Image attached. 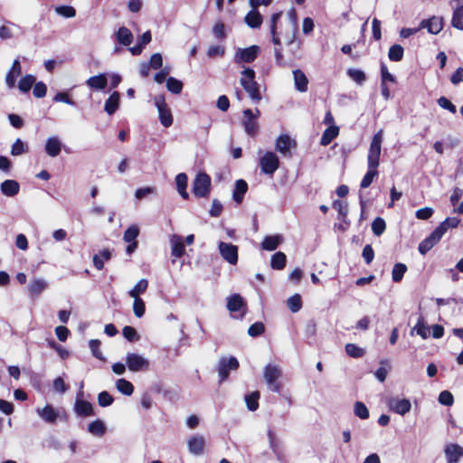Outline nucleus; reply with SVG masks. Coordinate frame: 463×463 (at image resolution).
I'll list each match as a JSON object with an SVG mask.
<instances>
[{
    "instance_id": "nucleus-1",
    "label": "nucleus",
    "mask_w": 463,
    "mask_h": 463,
    "mask_svg": "<svg viewBox=\"0 0 463 463\" xmlns=\"http://www.w3.org/2000/svg\"><path fill=\"white\" fill-rule=\"evenodd\" d=\"M281 15H282L281 12L272 14L271 18H270V24H269V32H270L271 38H272L271 41H272L273 44L275 45L274 54H275L276 64L283 67V66H285V61H284L283 52H282V44H281L279 33L277 31V24H278L279 21L280 20Z\"/></svg>"
},
{
    "instance_id": "nucleus-2",
    "label": "nucleus",
    "mask_w": 463,
    "mask_h": 463,
    "mask_svg": "<svg viewBox=\"0 0 463 463\" xmlns=\"http://www.w3.org/2000/svg\"><path fill=\"white\" fill-rule=\"evenodd\" d=\"M242 77L241 78V84L244 90L249 94L250 98L259 102L262 97L260 91V87L255 80V71L251 68H246L241 72Z\"/></svg>"
},
{
    "instance_id": "nucleus-3",
    "label": "nucleus",
    "mask_w": 463,
    "mask_h": 463,
    "mask_svg": "<svg viewBox=\"0 0 463 463\" xmlns=\"http://www.w3.org/2000/svg\"><path fill=\"white\" fill-rule=\"evenodd\" d=\"M282 372L277 365L267 364L264 368L263 376L271 392L279 393L282 390V383L279 381Z\"/></svg>"
},
{
    "instance_id": "nucleus-4",
    "label": "nucleus",
    "mask_w": 463,
    "mask_h": 463,
    "mask_svg": "<svg viewBox=\"0 0 463 463\" xmlns=\"http://www.w3.org/2000/svg\"><path fill=\"white\" fill-rule=\"evenodd\" d=\"M211 192V177L204 172L196 175L193 182V193L198 198L208 197Z\"/></svg>"
},
{
    "instance_id": "nucleus-5",
    "label": "nucleus",
    "mask_w": 463,
    "mask_h": 463,
    "mask_svg": "<svg viewBox=\"0 0 463 463\" xmlns=\"http://www.w3.org/2000/svg\"><path fill=\"white\" fill-rule=\"evenodd\" d=\"M155 106L157 108L159 121L165 128H169L173 124V115L168 108L164 95H157L154 99Z\"/></svg>"
},
{
    "instance_id": "nucleus-6",
    "label": "nucleus",
    "mask_w": 463,
    "mask_h": 463,
    "mask_svg": "<svg viewBox=\"0 0 463 463\" xmlns=\"http://www.w3.org/2000/svg\"><path fill=\"white\" fill-rule=\"evenodd\" d=\"M242 126L248 136L255 137L259 134L258 115H254L250 109H246L242 111Z\"/></svg>"
},
{
    "instance_id": "nucleus-7",
    "label": "nucleus",
    "mask_w": 463,
    "mask_h": 463,
    "mask_svg": "<svg viewBox=\"0 0 463 463\" xmlns=\"http://www.w3.org/2000/svg\"><path fill=\"white\" fill-rule=\"evenodd\" d=\"M259 165L262 173L272 176L279 167V159L274 152L268 151L260 158Z\"/></svg>"
},
{
    "instance_id": "nucleus-8",
    "label": "nucleus",
    "mask_w": 463,
    "mask_h": 463,
    "mask_svg": "<svg viewBox=\"0 0 463 463\" xmlns=\"http://www.w3.org/2000/svg\"><path fill=\"white\" fill-rule=\"evenodd\" d=\"M383 133V129H380L373 135L367 155V163L380 165Z\"/></svg>"
},
{
    "instance_id": "nucleus-9",
    "label": "nucleus",
    "mask_w": 463,
    "mask_h": 463,
    "mask_svg": "<svg viewBox=\"0 0 463 463\" xmlns=\"http://www.w3.org/2000/svg\"><path fill=\"white\" fill-rule=\"evenodd\" d=\"M239 366V361L233 356L221 358L218 364L219 382L226 381L229 377L230 370L235 371Z\"/></svg>"
},
{
    "instance_id": "nucleus-10",
    "label": "nucleus",
    "mask_w": 463,
    "mask_h": 463,
    "mask_svg": "<svg viewBox=\"0 0 463 463\" xmlns=\"http://www.w3.org/2000/svg\"><path fill=\"white\" fill-rule=\"evenodd\" d=\"M260 53V47L259 45H251L243 49L239 48L235 52L234 61L237 63H251L257 59Z\"/></svg>"
},
{
    "instance_id": "nucleus-11",
    "label": "nucleus",
    "mask_w": 463,
    "mask_h": 463,
    "mask_svg": "<svg viewBox=\"0 0 463 463\" xmlns=\"http://www.w3.org/2000/svg\"><path fill=\"white\" fill-rule=\"evenodd\" d=\"M442 229L441 227H436L427 238L420 242L418 250L420 254L425 255L441 240L444 235Z\"/></svg>"
},
{
    "instance_id": "nucleus-12",
    "label": "nucleus",
    "mask_w": 463,
    "mask_h": 463,
    "mask_svg": "<svg viewBox=\"0 0 463 463\" xmlns=\"http://www.w3.org/2000/svg\"><path fill=\"white\" fill-rule=\"evenodd\" d=\"M126 364L131 372L146 371L149 368V361L135 353L127 354Z\"/></svg>"
},
{
    "instance_id": "nucleus-13",
    "label": "nucleus",
    "mask_w": 463,
    "mask_h": 463,
    "mask_svg": "<svg viewBox=\"0 0 463 463\" xmlns=\"http://www.w3.org/2000/svg\"><path fill=\"white\" fill-rule=\"evenodd\" d=\"M219 250L222 257L230 264H236L238 262V248L232 243L221 241Z\"/></svg>"
},
{
    "instance_id": "nucleus-14",
    "label": "nucleus",
    "mask_w": 463,
    "mask_h": 463,
    "mask_svg": "<svg viewBox=\"0 0 463 463\" xmlns=\"http://www.w3.org/2000/svg\"><path fill=\"white\" fill-rule=\"evenodd\" d=\"M227 308L230 312L242 311L243 317L247 310V304L240 294H232L227 298Z\"/></svg>"
},
{
    "instance_id": "nucleus-15",
    "label": "nucleus",
    "mask_w": 463,
    "mask_h": 463,
    "mask_svg": "<svg viewBox=\"0 0 463 463\" xmlns=\"http://www.w3.org/2000/svg\"><path fill=\"white\" fill-rule=\"evenodd\" d=\"M444 453L448 463H458L463 457V447L450 443L445 447Z\"/></svg>"
},
{
    "instance_id": "nucleus-16",
    "label": "nucleus",
    "mask_w": 463,
    "mask_h": 463,
    "mask_svg": "<svg viewBox=\"0 0 463 463\" xmlns=\"http://www.w3.org/2000/svg\"><path fill=\"white\" fill-rule=\"evenodd\" d=\"M420 28H427L432 34H438L443 29V18L432 16L430 19L422 20Z\"/></svg>"
},
{
    "instance_id": "nucleus-17",
    "label": "nucleus",
    "mask_w": 463,
    "mask_h": 463,
    "mask_svg": "<svg viewBox=\"0 0 463 463\" xmlns=\"http://www.w3.org/2000/svg\"><path fill=\"white\" fill-rule=\"evenodd\" d=\"M189 451L194 455H202L204 451L205 440L203 436H192L187 442Z\"/></svg>"
},
{
    "instance_id": "nucleus-18",
    "label": "nucleus",
    "mask_w": 463,
    "mask_h": 463,
    "mask_svg": "<svg viewBox=\"0 0 463 463\" xmlns=\"http://www.w3.org/2000/svg\"><path fill=\"white\" fill-rule=\"evenodd\" d=\"M22 74V66L19 59L13 61L12 67L5 76L6 85L12 89L15 86L16 78Z\"/></svg>"
},
{
    "instance_id": "nucleus-19",
    "label": "nucleus",
    "mask_w": 463,
    "mask_h": 463,
    "mask_svg": "<svg viewBox=\"0 0 463 463\" xmlns=\"http://www.w3.org/2000/svg\"><path fill=\"white\" fill-rule=\"evenodd\" d=\"M390 408L400 415H405L411 411V404L408 399H392Z\"/></svg>"
},
{
    "instance_id": "nucleus-20",
    "label": "nucleus",
    "mask_w": 463,
    "mask_h": 463,
    "mask_svg": "<svg viewBox=\"0 0 463 463\" xmlns=\"http://www.w3.org/2000/svg\"><path fill=\"white\" fill-rule=\"evenodd\" d=\"M75 412L80 417H89L94 415L92 404L85 400L77 399L74 405Z\"/></svg>"
},
{
    "instance_id": "nucleus-21",
    "label": "nucleus",
    "mask_w": 463,
    "mask_h": 463,
    "mask_svg": "<svg viewBox=\"0 0 463 463\" xmlns=\"http://www.w3.org/2000/svg\"><path fill=\"white\" fill-rule=\"evenodd\" d=\"M248 188L249 186L245 180L239 179L235 182L234 189L232 192V199L236 203L240 204L242 203L244 195L248 191Z\"/></svg>"
},
{
    "instance_id": "nucleus-22",
    "label": "nucleus",
    "mask_w": 463,
    "mask_h": 463,
    "mask_svg": "<svg viewBox=\"0 0 463 463\" xmlns=\"http://www.w3.org/2000/svg\"><path fill=\"white\" fill-rule=\"evenodd\" d=\"M0 190L5 196L13 197L19 193L20 184L15 180L7 179L1 184Z\"/></svg>"
},
{
    "instance_id": "nucleus-23",
    "label": "nucleus",
    "mask_w": 463,
    "mask_h": 463,
    "mask_svg": "<svg viewBox=\"0 0 463 463\" xmlns=\"http://www.w3.org/2000/svg\"><path fill=\"white\" fill-rule=\"evenodd\" d=\"M367 165H368V170H367L366 174L364 175V177L361 181V184H360V187L364 188V189L368 188L373 182V179L375 177H377L379 175V172L377 170L379 165L371 164V163H367Z\"/></svg>"
},
{
    "instance_id": "nucleus-24",
    "label": "nucleus",
    "mask_w": 463,
    "mask_h": 463,
    "mask_svg": "<svg viewBox=\"0 0 463 463\" xmlns=\"http://www.w3.org/2000/svg\"><path fill=\"white\" fill-rule=\"evenodd\" d=\"M45 152L52 157H56L61 151V143L56 137H49L45 143Z\"/></svg>"
},
{
    "instance_id": "nucleus-25",
    "label": "nucleus",
    "mask_w": 463,
    "mask_h": 463,
    "mask_svg": "<svg viewBox=\"0 0 463 463\" xmlns=\"http://www.w3.org/2000/svg\"><path fill=\"white\" fill-rule=\"evenodd\" d=\"M294 82L296 89L300 92L307 90L308 79L306 74L299 69L293 71Z\"/></svg>"
},
{
    "instance_id": "nucleus-26",
    "label": "nucleus",
    "mask_w": 463,
    "mask_h": 463,
    "mask_svg": "<svg viewBox=\"0 0 463 463\" xmlns=\"http://www.w3.org/2000/svg\"><path fill=\"white\" fill-rule=\"evenodd\" d=\"M262 21V15L257 9L252 8L245 16V23L250 28H260Z\"/></svg>"
},
{
    "instance_id": "nucleus-27",
    "label": "nucleus",
    "mask_w": 463,
    "mask_h": 463,
    "mask_svg": "<svg viewBox=\"0 0 463 463\" xmlns=\"http://www.w3.org/2000/svg\"><path fill=\"white\" fill-rule=\"evenodd\" d=\"M116 39L120 44L129 46L133 42L134 36L128 28L121 26L116 33Z\"/></svg>"
},
{
    "instance_id": "nucleus-28",
    "label": "nucleus",
    "mask_w": 463,
    "mask_h": 463,
    "mask_svg": "<svg viewBox=\"0 0 463 463\" xmlns=\"http://www.w3.org/2000/svg\"><path fill=\"white\" fill-rule=\"evenodd\" d=\"M120 95L118 91H114L106 100L104 110L109 115H113L118 109Z\"/></svg>"
},
{
    "instance_id": "nucleus-29",
    "label": "nucleus",
    "mask_w": 463,
    "mask_h": 463,
    "mask_svg": "<svg viewBox=\"0 0 463 463\" xmlns=\"http://www.w3.org/2000/svg\"><path fill=\"white\" fill-rule=\"evenodd\" d=\"M458 5L455 8L451 24L454 28L463 30V0H457Z\"/></svg>"
},
{
    "instance_id": "nucleus-30",
    "label": "nucleus",
    "mask_w": 463,
    "mask_h": 463,
    "mask_svg": "<svg viewBox=\"0 0 463 463\" xmlns=\"http://www.w3.org/2000/svg\"><path fill=\"white\" fill-rule=\"evenodd\" d=\"M339 135V128L337 126L328 127L322 134L320 139L321 146L329 145Z\"/></svg>"
},
{
    "instance_id": "nucleus-31",
    "label": "nucleus",
    "mask_w": 463,
    "mask_h": 463,
    "mask_svg": "<svg viewBox=\"0 0 463 463\" xmlns=\"http://www.w3.org/2000/svg\"><path fill=\"white\" fill-rule=\"evenodd\" d=\"M86 83L91 89L104 90L108 85V80L105 74H99L89 78Z\"/></svg>"
},
{
    "instance_id": "nucleus-32",
    "label": "nucleus",
    "mask_w": 463,
    "mask_h": 463,
    "mask_svg": "<svg viewBox=\"0 0 463 463\" xmlns=\"http://www.w3.org/2000/svg\"><path fill=\"white\" fill-rule=\"evenodd\" d=\"M47 287L43 279H33L28 286V292L32 298L38 297Z\"/></svg>"
},
{
    "instance_id": "nucleus-33",
    "label": "nucleus",
    "mask_w": 463,
    "mask_h": 463,
    "mask_svg": "<svg viewBox=\"0 0 463 463\" xmlns=\"http://www.w3.org/2000/svg\"><path fill=\"white\" fill-rule=\"evenodd\" d=\"M187 180V175L184 173H180L175 176L177 191L184 200H187L189 198V194L186 191Z\"/></svg>"
},
{
    "instance_id": "nucleus-34",
    "label": "nucleus",
    "mask_w": 463,
    "mask_h": 463,
    "mask_svg": "<svg viewBox=\"0 0 463 463\" xmlns=\"http://www.w3.org/2000/svg\"><path fill=\"white\" fill-rule=\"evenodd\" d=\"M291 147V138L288 135H280L276 140V150L286 155L289 153Z\"/></svg>"
},
{
    "instance_id": "nucleus-35",
    "label": "nucleus",
    "mask_w": 463,
    "mask_h": 463,
    "mask_svg": "<svg viewBox=\"0 0 463 463\" xmlns=\"http://www.w3.org/2000/svg\"><path fill=\"white\" fill-rule=\"evenodd\" d=\"M287 263V256L282 251H277L274 253L270 260V267L273 269L280 270L283 269Z\"/></svg>"
},
{
    "instance_id": "nucleus-36",
    "label": "nucleus",
    "mask_w": 463,
    "mask_h": 463,
    "mask_svg": "<svg viewBox=\"0 0 463 463\" xmlns=\"http://www.w3.org/2000/svg\"><path fill=\"white\" fill-rule=\"evenodd\" d=\"M88 431L94 436L101 437L106 432V426L101 420H95L88 425Z\"/></svg>"
},
{
    "instance_id": "nucleus-37",
    "label": "nucleus",
    "mask_w": 463,
    "mask_h": 463,
    "mask_svg": "<svg viewBox=\"0 0 463 463\" xmlns=\"http://www.w3.org/2000/svg\"><path fill=\"white\" fill-rule=\"evenodd\" d=\"M281 242V238L279 235L274 236H266L261 242V247L266 250H275L279 243Z\"/></svg>"
},
{
    "instance_id": "nucleus-38",
    "label": "nucleus",
    "mask_w": 463,
    "mask_h": 463,
    "mask_svg": "<svg viewBox=\"0 0 463 463\" xmlns=\"http://www.w3.org/2000/svg\"><path fill=\"white\" fill-rule=\"evenodd\" d=\"M408 268L404 263L394 264L392 270V279L395 283H399L402 280L404 274L407 272Z\"/></svg>"
},
{
    "instance_id": "nucleus-39",
    "label": "nucleus",
    "mask_w": 463,
    "mask_h": 463,
    "mask_svg": "<svg viewBox=\"0 0 463 463\" xmlns=\"http://www.w3.org/2000/svg\"><path fill=\"white\" fill-rule=\"evenodd\" d=\"M404 56V49L401 44H393L388 51V58L392 61H401Z\"/></svg>"
},
{
    "instance_id": "nucleus-40",
    "label": "nucleus",
    "mask_w": 463,
    "mask_h": 463,
    "mask_svg": "<svg viewBox=\"0 0 463 463\" xmlns=\"http://www.w3.org/2000/svg\"><path fill=\"white\" fill-rule=\"evenodd\" d=\"M260 398L259 391L252 392L245 396V402L249 411H255L258 410Z\"/></svg>"
},
{
    "instance_id": "nucleus-41",
    "label": "nucleus",
    "mask_w": 463,
    "mask_h": 463,
    "mask_svg": "<svg viewBox=\"0 0 463 463\" xmlns=\"http://www.w3.org/2000/svg\"><path fill=\"white\" fill-rule=\"evenodd\" d=\"M39 415L47 422H54L58 418V413L54 408L49 404L44 406L42 411H39Z\"/></svg>"
},
{
    "instance_id": "nucleus-42",
    "label": "nucleus",
    "mask_w": 463,
    "mask_h": 463,
    "mask_svg": "<svg viewBox=\"0 0 463 463\" xmlns=\"http://www.w3.org/2000/svg\"><path fill=\"white\" fill-rule=\"evenodd\" d=\"M35 80L36 79L33 75L26 74L19 80L18 89L24 93L29 92Z\"/></svg>"
},
{
    "instance_id": "nucleus-43",
    "label": "nucleus",
    "mask_w": 463,
    "mask_h": 463,
    "mask_svg": "<svg viewBox=\"0 0 463 463\" xmlns=\"http://www.w3.org/2000/svg\"><path fill=\"white\" fill-rule=\"evenodd\" d=\"M148 287V281L146 279H140L129 291V296L133 298H140V294L146 292Z\"/></svg>"
},
{
    "instance_id": "nucleus-44",
    "label": "nucleus",
    "mask_w": 463,
    "mask_h": 463,
    "mask_svg": "<svg viewBox=\"0 0 463 463\" xmlns=\"http://www.w3.org/2000/svg\"><path fill=\"white\" fill-rule=\"evenodd\" d=\"M116 387L118 392L128 396L131 395L134 392L133 384L124 378L118 379L116 382Z\"/></svg>"
},
{
    "instance_id": "nucleus-45",
    "label": "nucleus",
    "mask_w": 463,
    "mask_h": 463,
    "mask_svg": "<svg viewBox=\"0 0 463 463\" xmlns=\"http://www.w3.org/2000/svg\"><path fill=\"white\" fill-rule=\"evenodd\" d=\"M287 306L291 312H298L302 308L301 296L299 294H294L288 298L287 300Z\"/></svg>"
},
{
    "instance_id": "nucleus-46",
    "label": "nucleus",
    "mask_w": 463,
    "mask_h": 463,
    "mask_svg": "<svg viewBox=\"0 0 463 463\" xmlns=\"http://www.w3.org/2000/svg\"><path fill=\"white\" fill-rule=\"evenodd\" d=\"M345 349L346 354L353 358H361L365 354V351L355 344H346Z\"/></svg>"
},
{
    "instance_id": "nucleus-47",
    "label": "nucleus",
    "mask_w": 463,
    "mask_h": 463,
    "mask_svg": "<svg viewBox=\"0 0 463 463\" xmlns=\"http://www.w3.org/2000/svg\"><path fill=\"white\" fill-rule=\"evenodd\" d=\"M332 207L337 211L339 217L345 221L348 214V204L345 201L335 200Z\"/></svg>"
},
{
    "instance_id": "nucleus-48",
    "label": "nucleus",
    "mask_w": 463,
    "mask_h": 463,
    "mask_svg": "<svg viewBox=\"0 0 463 463\" xmlns=\"http://www.w3.org/2000/svg\"><path fill=\"white\" fill-rule=\"evenodd\" d=\"M386 230V222L383 218L376 217L372 222V232L375 236H381Z\"/></svg>"
},
{
    "instance_id": "nucleus-49",
    "label": "nucleus",
    "mask_w": 463,
    "mask_h": 463,
    "mask_svg": "<svg viewBox=\"0 0 463 463\" xmlns=\"http://www.w3.org/2000/svg\"><path fill=\"white\" fill-rule=\"evenodd\" d=\"M354 413L361 420H367L370 416L369 410L363 402H356L354 403Z\"/></svg>"
},
{
    "instance_id": "nucleus-50",
    "label": "nucleus",
    "mask_w": 463,
    "mask_h": 463,
    "mask_svg": "<svg viewBox=\"0 0 463 463\" xmlns=\"http://www.w3.org/2000/svg\"><path fill=\"white\" fill-rule=\"evenodd\" d=\"M139 228L137 225L133 224L130 225L125 232L123 235V240L126 242L137 241V238L139 235Z\"/></svg>"
},
{
    "instance_id": "nucleus-51",
    "label": "nucleus",
    "mask_w": 463,
    "mask_h": 463,
    "mask_svg": "<svg viewBox=\"0 0 463 463\" xmlns=\"http://www.w3.org/2000/svg\"><path fill=\"white\" fill-rule=\"evenodd\" d=\"M347 75L357 84L362 85L366 80V74L358 69H348L346 71Z\"/></svg>"
},
{
    "instance_id": "nucleus-52",
    "label": "nucleus",
    "mask_w": 463,
    "mask_h": 463,
    "mask_svg": "<svg viewBox=\"0 0 463 463\" xmlns=\"http://www.w3.org/2000/svg\"><path fill=\"white\" fill-rule=\"evenodd\" d=\"M166 88L173 94H179L183 90V82L174 77L166 80Z\"/></svg>"
},
{
    "instance_id": "nucleus-53",
    "label": "nucleus",
    "mask_w": 463,
    "mask_h": 463,
    "mask_svg": "<svg viewBox=\"0 0 463 463\" xmlns=\"http://www.w3.org/2000/svg\"><path fill=\"white\" fill-rule=\"evenodd\" d=\"M185 253L184 243L180 237H178L172 244L171 254L175 258H182Z\"/></svg>"
},
{
    "instance_id": "nucleus-54",
    "label": "nucleus",
    "mask_w": 463,
    "mask_h": 463,
    "mask_svg": "<svg viewBox=\"0 0 463 463\" xmlns=\"http://www.w3.org/2000/svg\"><path fill=\"white\" fill-rule=\"evenodd\" d=\"M414 330H416L417 335H419L422 339H427L430 335V329L424 323L423 318H420L414 326Z\"/></svg>"
},
{
    "instance_id": "nucleus-55",
    "label": "nucleus",
    "mask_w": 463,
    "mask_h": 463,
    "mask_svg": "<svg viewBox=\"0 0 463 463\" xmlns=\"http://www.w3.org/2000/svg\"><path fill=\"white\" fill-rule=\"evenodd\" d=\"M55 12L65 18H72L76 15V10L71 5H59L55 7Z\"/></svg>"
},
{
    "instance_id": "nucleus-56",
    "label": "nucleus",
    "mask_w": 463,
    "mask_h": 463,
    "mask_svg": "<svg viewBox=\"0 0 463 463\" xmlns=\"http://www.w3.org/2000/svg\"><path fill=\"white\" fill-rule=\"evenodd\" d=\"M28 151L27 146L20 139L17 138L14 143L12 145L11 155L12 156H20Z\"/></svg>"
},
{
    "instance_id": "nucleus-57",
    "label": "nucleus",
    "mask_w": 463,
    "mask_h": 463,
    "mask_svg": "<svg viewBox=\"0 0 463 463\" xmlns=\"http://www.w3.org/2000/svg\"><path fill=\"white\" fill-rule=\"evenodd\" d=\"M101 342L99 339H91L89 342V346L94 357L99 360H104L102 352L100 351Z\"/></svg>"
},
{
    "instance_id": "nucleus-58",
    "label": "nucleus",
    "mask_w": 463,
    "mask_h": 463,
    "mask_svg": "<svg viewBox=\"0 0 463 463\" xmlns=\"http://www.w3.org/2000/svg\"><path fill=\"white\" fill-rule=\"evenodd\" d=\"M459 222L460 220L457 217H447L438 227L443 228L442 232L445 234L449 228H457Z\"/></svg>"
},
{
    "instance_id": "nucleus-59",
    "label": "nucleus",
    "mask_w": 463,
    "mask_h": 463,
    "mask_svg": "<svg viewBox=\"0 0 463 463\" xmlns=\"http://www.w3.org/2000/svg\"><path fill=\"white\" fill-rule=\"evenodd\" d=\"M122 334L124 337L129 342H136L139 339V335L137 330L130 326H124L122 329Z\"/></svg>"
},
{
    "instance_id": "nucleus-60",
    "label": "nucleus",
    "mask_w": 463,
    "mask_h": 463,
    "mask_svg": "<svg viewBox=\"0 0 463 463\" xmlns=\"http://www.w3.org/2000/svg\"><path fill=\"white\" fill-rule=\"evenodd\" d=\"M265 331V326L262 322H255L252 325L250 326L248 329V334L252 336H260L262 335Z\"/></svg>"
},
{
    "instance_id": "nucleus-61",
    "label": "nucleus",
    "mask_w": 463,
    "mask_h": 463,
    "mask_svg": "<svg viewBox=\"0 0 463 463\" xmlns=\"http://www.w3.org/2000/svg\"><path fill=\"white\" fill-rule=\"evenodd\" d=\"M114 398L106 391H103L98 395V403L100 407H107L113 403Z\"/></svg>"
},
{
    "instance_id": "nucleus-62",
    "label": "nucleus",
    "mask_w": 463,
    "mask_h": 463,
    "mask_svg": "<svg viewBox=\"0 0 463 463\" xmlns=\"http://www.w3.org/2000/svg\"><path fill=\"white\" fill-rule=\"evenodd\" d=\"M47 87L46 84L43 81L34 82L33 94L37 99H42L46 96Z\"/></svg>"
},
{
    "instance_id": "nucleus-63",
    "label": "nucleus",
    "mask_w": 463,
    "mask_h": 463,
    "mask_svg": "<svg viewBox=\"0 0 463 463\" xmlns=\"http://www.w3.org/2000/svg\"><path fill=\"white\" fill-rule=\"evenodd\" d=\"M133 311L135 316L137 317H141L144 316L146 311V306L142 298H134Z\"/></svg>"
},
{
    "instance_id": "nucleus-64",
    "label": "nucleus",
    "mask_w": 463,
    "mask_h": 463,
    "mask_svg": "<svg viewBox=\"0 0 463 463\" xmlns=\"http://www.w3.org/2000/svg\"><path fill=\"white\" fill-rule=\"evenodd\" d=\"M213 33L215 38L223 40L226 38L225 25L222 22L219 21L215 23L213 28Z\"/></svg>"
}]
</instances>
